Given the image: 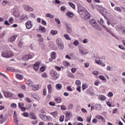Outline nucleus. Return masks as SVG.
Masks as SVG:
<instances>
[{"mask_svg":"<svg viewBox=\"0 0 125 125\" xmlns=\"http://www.w3.org/2000/svg\"><path fill=\"white\" fill-rule=\"evenodd\" d=\"M79 14L81 15L83 19H90V14L88 13L87 10L83 7L78 8Z\"/></svg>","mask_w":125,"mask_h":125,"instance_id":"obj_1","label":"nucleus"},{"mask_svg":"<svg viewBox=\"0 0 125 125\" xmlns=\"http://www.w3.org/2000/svg\"><path fill=\"white\" fill-rule=\"evenodd\" d=\"M1 55L2 57H4L5 58H10V57H12L14 55L12 52L6 50L2 51Z\"/></svg>","mask_w":125,"mask_h":125,"instance_id":"obj_2","label":"nucleus"},{"mask_svg":"<svg viewBox=\"0 0 125 125\" xmlns=\"http://www.w3.org/2000/svg\"><path fill=\"white\" fill-rule=\"evenodd\" d=\"M56 43L58 45L59 49L60 50H63L64 49V43H63V41L60 38H58L56 40Z\"/></svg>","mask_w":125,"mask_h":125,"instance_id":"obj_3","label":"nucleus"},{"mask_svg":"<svg viewBox=\"0 0 125 125\" xmlns=\"http://www.w3.org/2000/svg\"><path fill=\"white\" fill-rule=\"evenodd\" d=\"M47 88L49 93L47 95V97L48 98H50L51 97V93H52V85H51V84L47 85Z\"/></svg>","mask_w":125,"mask_h":125,"instance_id":"obj_4","label":"nucleus"},{"mask_svg":"<svg viewBox=\"0 0 125 125\" xmlns=\"http://www.w3.org/2000/svg\"><path fill=\"white\" fill-rule=\"evenodd\" d=\"M18 35H13L11 37L9 38L8 39V42H11V43L14 42L15 41H16V39H17Z\"/></svg>","mask_w":125,"mask_h":125,"instance_id":"obj_5","label":"nucleus"},{"mask_svg":"<svg viewBox=\"0 0 125 125\" xmlns=\"http://www.w3.org/2000/svg\"><path fill=\"white\" fill-rule=\"evenodd\" d=\"M22 7L24 8V10H26V11H34V8H32V7H30L29 5L23 4Z\"/></svg>","mask_w":125,"mask_h":125,"instance_id":"obj_6","label":"nucleus"},{"mask_svg":"<svg viewBox=\"0 0 125 125\" xmlns=\"http://www.w3.org/2000/svg\"><path fill=\"white\" fill-rule=\"evenodd\" d=\"M50 75L51 77H56V79H58L59 78L60 76L59 74H57V72L54 70H52L50 72Z\"/></svg>","mask_w":125,"mask_h":125,"instance_id":"obj_7","label":"nucleus"},{"mask_svg":"<svg viewBox=\"0 0 125 125\" xmlns=\"http://www.w3.org/2000/svg\"><path fill=\"white\" fill-rule=\"evenodd\" d=\"M29 19V17L28 15L23 14L21 16L20 20H22V21H26V20H28Z\"/></svg>","mask_w":125,"mask_h":125,"instance_id":"obj_8","label":"nucleus"},{"mask_svg":"<svg viewBox=\"0 0 125 125\" xmlns=\"http://www.w3.org/2000/svg\"><path fill=\"white\" fill-rule=\"evenodd\" d=\"M25 26L27 29H31L33 27V24H32V21H28L25 23Z\"/></svg>","mask_w":125,"mask_h":125,"instance_id":"obj_9","label":"nucleus"},{"mask_svg":"<svg viewBox=\"0 0 125 125\" xmlns=\"http://www.w3.org/2000/svg\"><path fill=\"white\" fill-rule=\"evenodd\" d=\"M79 50L81 54H82L83 55H85L86 54H87V53H88V52L84 49L79 48Z\"/></svg>","mask_w":125,"mask_h":125,"instance_id":"obj_10","label":"nucleus"},{"mask_svg":"<svg viewBox=\"0 0 125 125\" xmlns=\"http://www.w3.org/2000/svg\"><path fill=\"white\" fill-rule=\"evenodd\" d=\"M56 58V53L55 52H52L51 54V57L49 59V61L52 62Z\"/></svg>","mask_w":125,"mask_h":125,"instance_id":"obj_11","label":"nucleus"},{"mask_svg":"<svg viewBox=\"0 0 125 125\" xmlns=\"http://www.w3.org/2000/svg\"><path fill=\"white\" fill-rule=\"evenodd\" d=\"M4 95H5V97L7 98L8 97H13V94L9 92H7L5 91H3Z\"/></svg>","mask_w":125,"mask_h":125,"instance_id":"obj_12","label":"nucleus"},{"mask_svg":"<svg viewBox=\"0 0 125 125\" xmlns=\"http://www.w3.org/2000/svg\"><path fill=\"white\" fill-rule=\"evenodd\" d=\"M32 56H31V55H26L22 57V59L26 61H28L29 59H32Z\"/></svg>","mask_w":125,"mask_h":125,"instance_id":"obj_13","label":"nucleus"},{"mask_svg":"<svg viewBox=\"0 0 125 125\" xmlns=\"http://www.w3.org/2000/svg\"><path fill=\"white\" fill-rule=\"evenodd\" d=\"M106 32H107V33H109L110 34V35L112 36V37H114V38H115V39H116V40L119 39V38L118 37H117V36L115 35V34H114V33H113V32H112V31L107 29L106 30Z\"/></svg>","mask_w":125,"mask_h":125,"instance_id":"obj_14","label":"nucleus"},{"mask_svg":"<svg viewBox=\"0 0 125 125\" xmlns=\"http://www.w3.org/2000/svg\"><path fill=\"white\" fill-rule=\"evenodd\" d=\"M39 68H40V62H36V63L34 64V70H35V71H38Z\"/></svg>","mask_w":125,"mask_h":125,"instance_id":"obj_15","label":"nucleus"},{"mask_svg":"<svg viewBox=\"0 0 125 125\" xmlns=\"http://www.w3.org/2000/svg\"><path fill=\"white\" fill-rule=\"evenodd\" d=\"M40 117L41 119L42 120V121H46L47 120V116H46V115L44 114H40Z\"/></svg>","mask_w":125,"mask_h":125,"instance_id":"obj_16","label":"nucleus"},{"mask_svg":"<svg viewBox=\"0 0 125 125\" xmlns=\"http://www.w3.org/2000/svg\"><path fill=\"white\" fill-rule=\"evenodd\" d=\"M95 62L97 64H99V65H101L103 67H105L106 65L102 62L100 60H95Z\"/></svg>","mask_w":125,"mask_h":125,"instance_id":"obj_17","label":"nucleus"},{"mask_svg":"<svg viewBox=\"0 0 125 125\" xmlns=\"http://www.w3.org/2000/svg\"><path fill=\"white\" fill-rule=\"evenodd\" d=\"M55 101L57 104H59V103H61V102H62V99L60 97L55 98Z\"/></svg>","mask_w":125,"mask_h":125,"instance_id":"obj_18","label":"nucleus"},{"mask_svg":"<svg viewBox=\"0 0 125 125\" xmlns=\"http://www.w3.org/2000/svg\"><path fill=\"white\" fill-rule=\"evenodd\" d=\"M106 70L109 72H113L114 71V67L112 66L108 65L106 67Z\"/></svg>","mask_w":125,"mask_h":125,"instance_id":"obj_19","label":"nucleus"},{"mask_svg":"<svg viewBox=\"0 0 125 125\" xmlns=\"http://www.w3.org/2000/svg\"><path fill=\"white\" fill-rule=\"evenodd\" d=\"M66 31L68 34H71V33H72V28L71 26L69 25L66 26Z\"/></svg>","mask_w":125,"mask_h":125,"instance_id":"obj_20","label":"nucleus"},{"mask_svg":"<svg viewBox=\"0 0 125 125\" xmlns=\"http://www.w3.org/2000/svg\"><path fill=\"white\" fill-rule=\"evenodd\" d=\"M66 15L67 16H68V17H70L71 18L74 17V13L70 11H68L66 13Z\"/></svg>","mask_w":125,"mask_h":125,"instance_id":"obj_21","label":"nucleus"},{"mask_svg":"<svg viewBox=\"0 0 125 125\" xmlns=\"http://www.w3.org/2000/svg\"><path fill=\"white\" fill-rule=\"evenodd\" d=\"M30 115H31V119L32 120H37V116H36V114H35V113L31 112L30 113Z\"/></svg>","mask_w":125,"mask_h":125,"instance_id":"obj_22","label":"nucleus"},{"mask_svg":"<svg viewBox=\"0 0 125 125\" xmlns=\"http://www.w3.org/2000/svg\"><path fill=\"white\" fill-rule=\"evenodd\" d=\"M92 27H94L95 29H99V25H98V23L97 22H95V23H93L92 24H91Z\"/></svg>","mask_w":125,"mask_h":125,"instance_id":"obj_23","label":"nucleus"},{"mask_svg":"<svg viewBox=\"0 0 125 125\" xmlns=\"http://www.w3.org/2000/svg\"><path fill=\"white\" fill-rule=\"evenodd\" d=\"M99 99L100 100H102V101H104V100H106V97L104 95H100L99 96Z\"/></svg>","mask_w":125,"mask_h":125,"instance_id":"obj_24","label":"nucleus"},{"mask_svg":"<svg viewBox=\"0 0 125 125\" xmlns=\"http://www.w3.org/2000/svg\"><path fill=\"white\" fill-rule=\"evenodd\" d=\"M16 77L18 80H22L24 78L23 75H20L19 74H17Z\"/></svg>","mask_w":125,"mask_h":125,"instance_id":"obj_25","label":"nucleus"},{"mask_svg":"<svg viewBox=\"0 0 125 125\" xmlns=\"http://www.w3.org/2000/svg\"><path fill=\"white\" fill-rule=\"evenodd\" d=\"M56 88H57L58 90H60L61 88H62V85L60 83H58L56 85Z\"/></svg>","mask_w":125,"mask_h":125,"instance_id":"obj_26","label":"nucleus"},{"mask_svg":"<svg viewBox=\"0 0 125 125\" xmlns=\"http://www.w3.org/2000/svg\"><path fill=\"white\" fill-rule=\"evenodd\" d=\"M95 109H96V110H100L101 109V104H96L95 105Z\"/></svg>","mask_w":125,"mask_h":125,"instance_id":"obj_27","label":"nucleus"},{"mask_svg":"<svg viewBox=\"0 0 125 125\" xmlns=\"http://www.w3.org/2000/svg\"><path fill=\"white\" fill-rule=\"evenodd\" d=\"M45 16L46 17H48L49 18H54V15H51L50 13H47Z\"/></svg>","mask_w":125,"mask_h":125,"instance_id":"obj_28","label":"nucleus"},{"mask_svg":"<svg viewBox=\"0 0 125 125\" xmlns=\"http://www.w3.org/2000/svg\"><path fill=\"white\" fill-rule=\"evenodd\" d=\"M99 78L101 80H102V81H105V82L106 83L107 82V80L106 79V78H105V77L103 75H100L99 76Z\"/></svg>","mask_w":125,"mask_h":125,"instance_id":"obj_29","label":"nucleus"},{"mask_svg":"<svg viewBox=\"0 0 125 125\" xmlns=\"http://www.w3.org/2000/svg\"><path fill=\"white\" fill-rule=\"evenodd\" d=\"M26 84L29 86H33V82L31 81H28L26 82Z\"/></svg>","mask_w":125,"mask_h":125,"instance_id":"obj_30","label":"nucleus"},{"mask_svg":"<svg viewBox=\"0 0 125 125\" xmlns=\"http://www.w3.org/2000/svg\"><path fill=\"white\" fill-rule=\"evenodd\" d=\"M51 115H52L53 116L54 118H56L57 117V115H58V113L57 111H54V112L51 113Z\"/></svg>","mask_w":125,"mask_h":125,"instance_id":"obj_31","label":"nucleus"},{"mask_svg":"<svg viewBox=\"0 0 125 125\" xmlns=\"http://www.w3.org/2000/svg\"><path fill=\"white\" fill-rule=\"evenodd\" d=\"M64 37L66 39V40H67L68 41H71V38H70L69 35L65 34L64 35Z\"/></svg>","mask_w":125,"mask_h":125,"instance_id":"obj_32","label":"nucleus"},{"mask_svg":"<svg viewBox=\"0 0 125 125\" xmlns=\"http://www.w3.org/2000/svg\"><path fill=\"white\" fill-rule=\"evenodd\" d=\"M68 4H69V5L71 6V7H72L73 9H76V5H75V4L71 2H69L68 3Z\"/></svg>","mask_w":125,"mask_h":125,"instance_id":"obj_33","label":"nucleus"},{"mask_svg":"<svg viewBox=\"0 0 125 125\" xmlns=\"http://www.w3.org/2000/svg\"><path fill=\"white\" fill-rule=\"evenodd\" d=\"M81 81L80 80H76L75 81V84L77 85V86H81Z\"/></svg>","mask_w":125,"mask_h":125,"instance_id":"obj_34","label":"nucleus"},{"mask_svg":"<svg viewBox=\"0 0 125 125\" xmlns=\"http://www.w3.org/2000/svg\"><path fill=\"white\" fill-rule=\"evenodd\" d=\"M73 44L75 45V46H78L80 44V42H79L78 40H75L73 42Z\"/></svg>","mask_w":125,"mask_h":125,"instance_id":"obj_35","label":"nucleus"},{"mask_svg":"<svg viewBox=\"0 0 125 125\" xmlns=\"http://www.w3.org/2000/svg\"><path fill=\"white\" fill-rule=\"evenodd\" d=\"M25 100L26 101V102H28V103H31L32 102V100L30 99V98L27 97L25 98Z\"/></svg>","mask_w":125,"mask_h":125,"instance_id":"obj_36","label":"nucleus"},{"mask_svg":"<svg viewBox=\"0 0 125 125\" xmlns=\"http://www.w3.org/2000/svg\"><path fill=\"white\" fill-rule=\"evenodd\" d=\"M95 23H97V22L94 19H92L90 20V24H91V25H92Z\"/></svg>","mask_w":125,"mask_h":125,"instance_id":"obj_37","label":"nucleus"},{"mask_svg":"<svg viewBox=\"0 0 125 125\" xmlns=\"http://www.w3.org/2000/svg\"><path fill=\"white\" fill-rule=\"evenodd\" d=\"M115 10H116V11H118L119 12H122V10L121 9V8L119 7H115L114 8Z\"/></svg>","mask_w":125,"mask_h":125,"instance_id":"obj_38","label":"nucleus"},{"mask_svg":"<svg viewBox=\"0 0 125 125\" xmlns=\"http://www.w3.org/2000/svg\"><path fill=\"white\" fill-rule=\"evenodd\" d=\"M83 87V90H84V89H86V88H87V84L84 83L82 85Z\"/></svg>","mask_w":125,"mask_h":125,"instance_id":"obj_39","label":"nucleus"},{"mask_svg":"<svg viewBox=\"0 0 125 125\" xmlns=\"http://www.w3.org/2000/svg\"><path fill=\"white\" fill-rule=\"evenodd\" d=\"M40 30L42 31V33H44V32H45V28L42 26H40Z\"/></svg>","mask_w":125,"mask_h":125,"instance_id":"obj_40","label":"nucleus"},{"mask_svg":"<svg viewBox=\"0 0 125 125\" xmlns=\"http://www.w3.org/2000/svg\"><path fill=\"white\" fill-rule=\"evenodd\" d=\"M51 34L52 35H53V36H54L57 34V30H51Z\"/></svg>","mask_w":125,"mask_h":125,"instance_id":"obj_41","label":"nucleus"},{"mask_svg":"<svg viewBox=\"0 0 125 125\" xmlns=\"http://www.w3.org/2000/svg\"><path fill=\"white\" fill-rule=\"evenodd\" d=\"M86 121L87 123H90L91 122V115L86 118Z\"/></svg>","mask_w":125,"mask_h":125,"instance_id":"obj_42","label":"nucleus"},{"mask_svg":"<svg viewBox=\"0 0 125 125\" xmlns=\"http://www.w3.org/2000/svg\"><path fill=\"white\" fill-rule=\"evenodd\" d=\"M65 119V116L64 115L61 116L60 118V121L62 122H64V119Z\"/></svg>","mask_w":125,"mask_h":125,"instance_id":"obj_43","label":"nucleus"},{"mask_svg":"<svg viewBox=\"0 0 125 125\" xmlns=\"http://www.w3.org/2000/svg\"><path fill=\"white\" fill-rule=\"evenodd\" d=\"M70 115H71V112H70V111L66 112V118H70Z\"/></svg>","mask_w":125,"mask_h":125,"instance_id":"obj_44","label":"nucleus"},{"mask_svg":"<svg viewBox=\"0 0 125 125\" xmlns=\"http://www.w3.org/2000/svg\"><path fill=\"white\" fill-rule=\"evenodd\" d=\"M61 109L62 110H67V108L66 107V106L65 105H61Z\"/></svg>","mask_w":125,"mask_h":125,"instance_id":"obj_45","label":"nucleus"},{"mask_svg":"<svg viewBox=\"0 0 125 125\" xmlns=\"http://www.w3.org/2000/svg\"><path fill=\"white\" fill-rule=\"evenodd\" d=\"M73 104H71L69 105L68 107V110H72L73 109Z\"/></svg>","mask_w":125,"mask_h":125,"instance_id":"obj_46","label":"nucleus"},{"mask_svg":"<svg viewBox=\"0 0 125 125\" xmlns=\"http://www.w3.org/2000/svg\"><path fill=\"white\" fill-rule=\"evenodd\" d=\"M4 36H5V33L4 32L0 34V39H3V38H4Z\"/></svg>","mask_w":125,"mask_h":125,"instance_id":"obj_47","label":"nucleus"},{"mask_svg":"<svg viewBox=\"0 0 125 125\" xmlns=\"http://www.w3.org/2000/svg\"><path fill=\"white\" fill-rule=\"evenodd\" d=\"M22 46H23V42H22L21 41H20L18 43L19 47H22Z\"/></svg>","mask_w":125,"mask_h":125,"instance_id":"obj_48","label":"nucleus"},{"mask_svg":"<svg viewBox=\"0 0 125 125\" xmlns=\"http://www.w3.org/2000/svg\"><path fill=\"white\" fill-rule=\"evenodd\" d=\"M23 115L24 116V117H26V118H28L29 117V113L24 112L23 113Z\"/></svg>","mask_w":125,"mask_h":125,"instance_id":"obj_49","label":"nucleus"},{"mask_svg":"<svg viewBox=\"0 0 125 125\" xmlns=\"http://www.w3.org/2000/svg\"><path fill=\"white\" fill-rule=\"evenodd\" d=\"M66 89L68 90V91H73V89L71 88V86H68L66 88Z\"/></svg>","mask_w":125,"mask_h":125,"instance_id":"obj_50","label":"nucleus"},{"mask_svg":"<svg viewBox=\"0 0 125 125\" xmlns=\"http://www.w3.org/2000/svg\"><path fill=\"white\" fill-rule=\"evenodd\" d=\"M63 65H64L65 67H68L70 65V63L67 62H63Z\"/></svg>","mask_w":125,"mask_h":125,"instance_id":"obj_51","label":"nucleus"},{"mask_svg":"<svg viewBox=\"0 0 125 125\" xmlns=\"http://www.w3.org/2000/svg\"><path fill=\"white\" fill-rule=\"evenodd\" d=\"M55 69H56V70H57V71H61V67L58 66H55Z\"/></svg>","mask_w":125,"mask_h":125,"instance_id":"obj_52","label":"nucleus"},{"mask_svg":"<svg viewBox=\"0 0 125 125\" xmlns=\"http://www.w3.org/2000/svg\"><path fill=\"white\" fill-rule=\"evenodd\" d=\"M18 96L20 98H24V94L23 93L19 94Z\"/></svg>","mask_w":125,"mask_h":125,"instance_id":"obj_53","label":"nucleus"},{"mask_svg":"<svg viewBox=\"0 0 125 125\" xmlns=\"http://www.w3.org/2000/svg\"><path fill=\"white\" fill-rule=\"evenodd\" d=\"M50 106H55V102H50L49 103Z\"/></svg>","mask_w":125,"mask_h":125,"instance_id":"obj_54","label":"nucleus"},{"mask_svg":"<svg viewBox=\"0 0 125 125\" xmlns=\"http://www.w3.org/2000/svg\"><path fill=\"white\" fill-rule=\"evenodd\" d=\"M81 110L82 111L83 113H84V114H86L87 113L86 109H84V108H82Z\"/></svg>","mask_w":125,"mask_h":125,"instance_id":"obj_55","label":"nucleus"},{"mask_svg":"<svg viewBox=\"0 0 125 125\" xmlns=\"http://www.w3.org/2000/svg\"><path fill=\"white\" fill-rule=\"evenodd\" d=\"M68 77H70V78H75L74 74H73L71 73H68Z\"/></svg>","mask_w":125,"mask_h":125,"instance_id":"obj_56","label":"nucleus"},{"mask_svg":"<svg viewBox=\"0 0 125 125\" xmlns=\"http://www.w3.org/2000/svg\"><path fill=\"white\" fill-rule=\"evenodd\" d=\"M41 72H44L45 71V67L42 66L40 68Z\"/></svg>","mask_w":125,"mask_h":125,"instance_id":"obj_57","label":"nucleus"},{"mask_svg":"<svg viewBox=\"0 0 125 125\" xmlns=\"http://www.w3.org/2000/svg\"><path fill=\"white\" fill-rule=\"evenodd\" d=\"M11 107L12 108H16L17 105H16V104L13 103V104H11Z\"/></svg>","mask_w":125,"mask_h":125,"instance_id":"obj_58","label":"nucleus"},{"mask_svg":"<svg viewBox=\"0 0 125 125\" xmlns=\"http://www.w3.org/2000/svg\"><path fill=\"white\" fill-rule=\"evenodd\" d=\"M77 91H79V92H82V90H81V86H78L77 87Z\"/></svg>","mask_w":125,"mask_h":125,"instance_id":"obj_59","label":"nucleus"},{"mask_svg":"<svg viewBox=\"0 0 125 125\" xmlns=\"http://www.w3.org/2000/svg\"><path fill=\"white\" fill-rule=\"evenodd\" d=\"M55 21H56V22H57V23H58V24H60V23L61 22L60 21V20H59V19H58V18H56Z\"/></svg>","mask_w":125,"mask_h":125,"instance_id":"obj_60","label":"nucleus"},{"mask_svg":"<svg viewBox=\"0 0 125 125\" xmlns=\"http://www.w3.org/2000/svg\"><path fill=\"white\" fill-rule=\"evenodd\" d=\"M9 22L12 24V23H13V18H10L9 19Z\"/></svg>","mask_w":125,"mask_h":125,"instance_id":"obj_61","label":"nucleus"},{"mask_svg":"<svg viewBox=\"0 0 125 125\" xmlns=\"http://www.w3.org/2000/svg\"><path fill=\"white\" fill-rule=\"evenodd\" d=\"M108 95L109 97H112V96H113V95H114V94H113V92H110L108 93Z\"/></svg>","mask_w":125,"mask_h":125,"instance_id":"obj_62","label":"nucleus"},{"mask_svg":"<svg viewBox=\"0 0 125 125\" xmlns=\"http://www.w3.org/2000/svg\"><path fill=\"white\" fill-rule=\"evenodd\" d=\"M77 71V68H72L71 69V72L72 73H76V71Z\"/></svg>","mask_w":125,"mask_h":125,"instance_id":"obj_63","label":"nucleus"},{"mask_svg":"<svg viewBox=\"0 0 125 125\" xmlns=\"http://www.w3.org/2000/svg\"><path fill=\"white\" fill-rule=\"evenodd\" d=\"M99 84V81H96L94 83V85H96V86H98Z\"/></svg>","mask_w":125,"mask_h":125,"instance_id":"obj_64","label":"nucleus"}]
</instances>
